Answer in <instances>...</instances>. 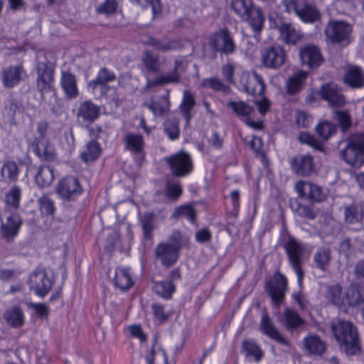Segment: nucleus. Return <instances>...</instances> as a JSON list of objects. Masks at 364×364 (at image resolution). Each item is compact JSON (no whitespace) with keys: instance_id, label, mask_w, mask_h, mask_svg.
Listing matches in <instances>:
<instances>
[{"instance_id":"1","label":"nucleus","mask_w":364,"mask_h":364,"mask_svg":"<svg viewBox=\"0 0 364 364\" xmlns=\"http://www.w3.org/2000/svg\"><path fill=\"white\" fill-rule=\"evenodd\" d=\"M339 348L348 355L360 353V347L355 327L349 321L338 320L331 326Z\"/></svg>"},{"instance_id":"2","label":"nucleus","mask_w":364,"mask_h":364,"mask_svg":"<svg viewBox=\"0 0 364 364\" xmlns=\"http://www.w3.org/2000/svg\"><path fill=\"white\" fill-rule=\"evenodd\" d=\"M340 156L348 166L359 168L364 164V134H354L344 140Z\"/></svg>"},{"instance_id":"3","label":"nucleus","mask_w":364,"mask_h":364,"mask_svg":"<svg viewBox=\"0 0 364 364\" xmlns=\"http://www.w3.org/2000/svg\"><path fill=\"white\" fill-rule=\"evenodd\" d=\"M326 298L339 307L356 306L364 301V287L352 286L343 293L339 286H333L328 289Z\"/></svg>"},{"instance_id":"4","label":"nucleus","mask_w":364,"mask_h":364,"mask_svg":"<svg viewBox=\"0 0 364 364\" xmlns=\"http://www.w3.org/2000/svg\"><path fill=\"white\" fill-rule=\"evenodd\" d=\"M240 82L247 93L261 97V100H255V104L261 114L266 113L269 103L262 96L264 91V85L261 77L255 72H244L242 74Z\"/></svg>"},{"instance_id":"5","label":"nucleus","mask_w":364,"mask_h":364,"mask_svg":"<svg viewBox=\"0 0 364 364\" xmlns=\"http://www.w3.org/2000/svg\"><path fill=\"white\" fill-rule=\"evenodd\" d=\"M285 249L292 268L296 274L297 283L301 287L304 273L300 267V263L305 256L309 255L310 250L306 245L299 242L294 238H290L287 241Z\"/></svg>"},{"instance_id":"6","label":"nucleus","mask_w":364,"mask_h":364,"mask_svg":"<svg viewBox=\"0 0 364 364\" xmlns=\"http://www.w3.org/2000/svg\"><path fill=\"white\" fill-rule=\"evenodd\" d=\"M287 12H294L299 19L305 23H312L318 21L321 14L313 5L304 3L299 4V0H282Z\"/></svg>"},{"instance_id":"7","label":"nucleus","mask_w":364,"mask_h":364,"mask_svg":"<svg viewBox=\"0 0 364 364\" xmlns=\"http://www.w3.org/2000/svg\"><path fill=\"white\" fill-rule=\"evenodd\" d=\"M269 26L278 30L280 39L286 43H296L303 37L299 30L291 24L283 21L280 16H275L274 14L269 15Z\"/></svg>"},{"instance_id":"8","label":"nucleus","mask_w":364,"mask_h":364,"mask_svg":"<svg viewBox=\"0 0 364 364\" xmlns=\"http://www.w3.org/2000/svg\"><path fill=\"white\" fill-rule=\"evenodd\" d=\"M352 27L349 23L337 20L329 21L325 29L326 38L336 43H348Z\"/></svg>"},{"instance_id":"9","label":"nucleus","mask_w":364,"mask_h":364,"mask_svg":"<svg viewBox=\"0 0 364 364\" xmlns=\"http://www.w3.org/2000/svg\"><path fill=\"white\" fill-rule=\"evenodd\" d=\"M261 60L266 68L279 69L287 61V53L282 46L279 45L272 46L262 51Z\"/></svg>"},{"instance_id":"10","label":"nucleus","mask_w":364,"mask_h":364,"mask_svg":"<svg viewBox=\"0 0 364 364\" xmlns=\"http://www.w3.org/2000/svg\"><path fill=\"white\" fill-rule=\"evenodd\" d=\"M82 193V188L78 179L73 176L63 178L56 186V193L63 200H75Z\"/></svg>"},{"instance_id":"11","label":"nucleus","mask_w":364,"mask_h":364,"mask_svg":"<svg viewBox=\"0 0 364 364\" xmlns=\"http://www.w3.org/2000/svg\"><path fill=\"white\" fill-rule=\"evenodd\" d=\"M170 169L176 176H186L192 170V162L189 154L179 151L166 159Z\"/></svg>"},{"instance_id":"12","label":"nucleus","mask_w":364,"mask_h":364,"mask_svg":"<svg viewBox=\"0 0 364 364\" xmlns=\"http://www.w3.org/2000/svg\"><path fill=\"white\" fill-rule=\"evenodd\" d=\"M287 278L280 273H276L273 277L267 282L266 291L270 296L274 305H279L284 299L287 290Z\"/></svg>"},{"instance_id":"13","label":"nucleus","mask_w":364,"mask_h":364,"mask_svg":"<svg viewBox=\"0 0 364 364\" xmlns=\"http://www.w3.org/2000/svg\"><path fill=\"white\" fill-rule=\"evenodd\" d=\"M28 285L36 295L44 296L50 289L53 281L44 270H36L30 275Z\"/></svg>"},{"instance_id":"14","label":"nucleus","mask_w":364,"mask_h":364,"mask_svg":"<svg viewBox=\"0 0 364 364\" xmlns=\"http://www.w3.org/2000/svg\"><path fill=\"white\" fill-rule=\"evenodd\" d=\"M301 63L304 66L314 69L319 67L323 58L320 49L315 45H306L299 51Z\"/></svg>"},{"instance_id":"15","label":"nucleus","mask_w":364,"mask_h":364,"mask_svg":"<svg viewBox=\"0 0 364 364\" xmlns=\"http://www.w3.org/2000/svg\"><path fill=\"white\" fill-rule=\"evenodd\" d=\"M37 87L42 95L50 93L55 95L53 71L43 63L38 64Z\"/></svg>"},{"instance_id":"16","label":"nucleus","mask_w":364,"mask_h":364,"mask_svg":"<svg viewBox=\"0 0 364 364\" xmlns=\"http://www.w3.org/2000/svg\"><path fill=\"white\" fill-rule=\"evenodd\" d=\"M210 46L217 51L230 54L235 50V44L232 36L227 30H220L211 35Z\"/></svg>"},{"instance_id":"17","label":"nucleus","mask_w":364,"mask_h":364,"mask_svg":"<svg viewBox=\"0 0 364 364\" xmlns=\"http://www.w3.org/2000/svg\"><path fill=\"white\" fill-rule=\"evenodd\" d=\"M228 105L250 127L255 129L262 128L261 121H254L252 119V108L248 105L243 102H230Z\"/></svg>"},{"instance_id":"18","label":"nucleus","mask_w":364,"mask_h":364,"mask_svg":"<svg viewBox=\"0 0 364 364\" xmlns=\"http://www.w3.org/2000/svg\"><path fill=\"white\" fill-rule=\"evenodd\" d=\"M114 80L112 73L106 69H102L98 73L95 80L90 81L87 85V90L96 97H100L107 93L108 87L106 84Z\"/></svg>"},{"instance_id":"19","label":"nucleus","mask_w":364,"mask_h":364,"mask_svg":"<svg viewBox=\"0 0 364 364\" xmlns=\"http://www.w3.org/2000/svg\"><path fill=\"white\" fill-rule=\"evenodd\" d=\"M28 143L35 154L41 160L53 161L56 159L54 146L48 139H35Z\"/></svg>"},{"instance_id":"20","label":"nucleus","mask_w":364,"mask_h":364,"mask_svg":"<svg viewBox=\"0 0 364 364\" xmlns=\"http://www.w3.org/2000/svg\"><path fill=\"white\" fill-rule=\"evenodd\" d=\"M178 251L177 244L161 243L156 249V256L164 266L169 267L176 262L178 257Z\"/></svg>"},{"instance_id":"21","label":"nucleus","mask_w":364,"mask_h":364,"mask_svg":"<svg viewBox=\"0 0 364 364\" xmlns=\"http://www.w3.org/2000/svg\"><path fill=\"white\" fill-rule=\"evenodd\" d=\"M321 97L328 102L331 107H340L345 104V100L336 85H323L319 91Z\"/></svg>"},{"instance_id":"22","label":"nucleus","mask_w":364,"mask_h":364,"mask_svg":"<svg viewBox=\"0 0 364 364\" xmlns=\"http://www.w3.org/2000/svg\"><path fill=\"white\" fill-rule=\"evenodd\" d=\"M295 190L299 196L313 201H321L324 198L321 188L309 182H297L295 184Z\"/></svg>"},{"instance_id":"23","label":"nucleus","mask_w":364,"mask_h":364,"mask_svg":"<svg viewBox=\"0 0 364 364\" xmlns=\"http://www.w3.org/2000/svg\"><path fill=\"white\" fill-rule=\"evenodd\" d=\"M21 220L18 215L13 214L1 223V234L7 241L13 240L18 233Z\"/></svg>"},{"instance_id":"24","label":"nucleus","mask_w":364,"mask_h":364,"mask_svg":"<svg viewBox=\"0 0 364 364\" xmlns=\"http://www.w3.org/2000/svg\"><path fill=\"white\" fill-rule=\"evenodd\" d=\"M259 330L263 334L266 335L271 339L278 343L287 345V341L273 325L266 313L262 314L259 323Z\"/></svg>"},{"instance_id":"25","label":"nucleus","mask_w":364,"mask_h":364,"mask_svg":"<svg viewBox=\"0 0 364 364\" xmlns=\"http://www.w3.org/2000/svg\"><path fill=\"white\" fill-rule=\"evenodd\" d=\"M293 170L299 175L309 176L313 169L312 158L310 156H298L291 161Z\"/></svg>"},{"instance_id":"26","label":"nucleus","mask_w":364,"mask_h":364,"mask_svg":"<svg viewBox=\"0 0 364 364\" xmlns=\"http://www.w3.org/2000/svg\"><path fill=\"white\" fill-rule=\"evenodd\" d=\"M24 72L21 66H13L5 69L2 73L3 84L6 87H13L22 78Z\"/></svg>"},{"instance_id":"27","label":"nucleus","mask_w":364,"mask_h":364,"mask_svg":"<svg viewBox=\"0 0 364 364\" xmlns=\"http://www.w3.org/2000/svg\"><path fill=\"white\" fill-rule=\"evenodd\" d=\"M54 178V171L50 166H41L37 168L35 181L39 188L49 187L53 183Z\"/></svg>"},{"instance_id":"28","label":"nucleus","mask_w":364,"mask_h":364,"mask_svg":"<svg viewBox=\"0 0 364 364\" xmlns=\"http://www.w3.org/2000/svg\"><path fill=\"white\" fill-rule=\"evenodd\" d=\"M60 84L66 96L75 98L78 95V90L75 76L68 72H61Z\"/></svg>"},{"instance_id":"29","label":"nucleus","mask_w":364,"mask_h":364,"mask_svg":"<svg viewBox=\"0 0 364 364\" xmlns=\"http://www.w3.org/2000/svg\"><path fill=\"white\" fill-rule=\"evenodd\" d=\"M344 82L353 87H361L364 85V73L360 67L350 66L344 76Z\"/></svg>"},{"instance_id":"30","label":"nucleus","mask_w":364,"mask_h":364,"mask_svg":"<svg viewBox=\"0 0 364 364\" xmlns=\"http://www.w3.org/2000/svg\"><path fill=\"white\" fill-rule=\"evenodd\" d=\"M114 284L121 289H127L132 287V279L129 268L117 267L115 270Z\"/></svg>"},{"instance_id":"31","label":"nucleus","mask_w":364,"mask_h":364,"mask_svg":"<svg viewBox=\"0 0 364 364\" xmlns=\"http://www.w3.org/2000/svg\"><path fill=\"white\" fill-rule=\"evenodd\" d=\"M230 7L242 19L247 18L253 10L252 0H231Z\"/></svg>"},{"instance_id":"32","label":"nucleus","mask_w":364,"mask_h":364,"mask_svg":"<svg viewBox=\"0 0 364 364\" xmlns=\"http://www.w3.org/2000/svg\"><path fill=\"white\" fill-rule=\"evenodd\" d=\"M307 75V72L299 70L290 77L287 82L288 93L294 94L297 92L302 87Z\"/></svg>"},{"instance_id":"33","label":"nucleus","mask_w":364,"mask_h":364,"mask_svg":"<svg viewBox=\"0 0 364 364\" xmlns=\"http://www.w3.org/2000/svg\"><path fill=\"white\" fill-rule=\"evenodd\" d=\"M99 107L90 102L81 104L77 115L85 121L92 122L99 116Z\"/></svg>"},{"instance_id":"34","label":"nucleus","mask_w":364,"mask_h":364,"mask_svg":"<svg viewBox=\"0 0 364 364\" xmlns=\"http://www.w3.org/2000/svg\"><path fill=\"white\" fill-rule=\"evenodd\" d=\"M4 318L6 322L14 327L21 326L24 322V314L18 306L7 310L4 314Z\"/></svg>"},{"instance_id":"35","label":"nucleus","mask_w":364,"mask_h":364,"mask_svg":"<svg viewBox=\"0 0 364 364\" xmlns=\"http://www.w3.org/2000/svg\"><path fill=\"white\" fill-rule=\"evenodd\" d=\"M148 364H168V358L165 351L159 346H154L145 356Z\"/></svg>"},{"instance_id":"36","label":"nucleus","mask_w":364,"mask_h":364,"mask_svg":"<svg viewBox=\"0 0 364 364\" xmlns=\"http://www.w3.org/2000/svg\"><path fill=\"white\" fill-rule=\"evenodd\" d=\"M1 181L5 182L14 181L18 178V168L14 161H6L1 168Z\"/></svg>"},{"instance_id":"37","label":"nucleus","mask_w":364,"mask_h":364,"mask_svg":"<svg viewBox=\"0 0 364 364\" xmlns=\"http://www.w3.org/2000/svg\"><path fill=\"white\" fill-rule=\"evenodd\" d=\"M304 346L311 353L321 354L325 350L326 346L321 339L315 336H308L304 339Z\"/></svg>"},{"instance_id":"38","label":"nucleus","mask_w":364,"mask_h":364,"mask_svg":"<svg viewBox=\"0 0 364 364\" xmlns=\"http://www.w3.org/2000/svg\"><path fill=\"white\" fill-rule=\"evenodd\" d=\"M101 154V149L96 141H90L86 146L85 149L81 153L80 156L85 162L92 161L97 159Z\"/></svg>"},{"instance_id":"39","label":"nucleus","mask_w":364,"mask_h":364,"mask_svg":"<svg viewBox=\"0 0 364 364\" xmlns=\"http://www.w3.org/2000/svg\"><path fill=\"white\" fill-rule=\"evenodd\" d=\"M314 262L317 268L324 271L331 260V251L328 248H319L314 255Z\"/></svg>"},{"instance_id":"40","label":"nucleus","mask_w":364,"mask_h":364,"mask_svg":"<svg viewBox=\"0 0 364 364\" xmlns=\"http://www.w3.org/2000/svg\"><path fill=\"white\" fill-rule=\"evenodd\" d=\"M124 142L127 149L138 153L142 151L144 141L142 136L139 134H128L126 135Z\"/></svg>"},{"instance_id":"41","label":"nucleus","mask_w":364,"mask_h":364,"mask_svg":"<svg viewBox=\"0 0 364 364\" xmlns=\"http://www.w3.org/2000/svg\"><path fill=\"white\" fill-rule=\"evenodd\" d=\"M245 20H248V23L254 32L257 33L261 31L264 23V17L260 9H253Z\"/></svg>"},{"instance_id":"42","label":"nucleus","mask_w":364,"mask_h":364,"mask_svg":"<svg viewBox=\"0 0 364 364\" xmlns=\"http://www.w3.org/2000/svg\"><path fill=\"white\" fill-rule=\"evenodd\" d=\"M316 130L323 139L327 140L336 133V126L328 121H323L317 124Z\"/></svg>"},{"instance_id":"43","label":"nucleus","mask_w":364,"mask_h":364,"mask_svg":"<svg viewBox=\"0 0 364 364\" xmlns=\"http://www.w3.org/2000/svg\"><path fill=\"white\" fill-rule=\"evenodd\" d=\"M21 198V190L17 186L12 187L10 191L6 193L5 196V202L7 208L17 209Z\"/></svg>"},{"instance_id":"44","label":"nucleus","mask_w":364,"mask_h":364,"mask_svg":"<svg viewBox=\"0 0 364 364\" xmlns=\"http://www.w3.org/2000/svg\"><path fill=\"white\" fill-rule=\"evenodd\" d=\"M133 4L145 9L150 6L151 7L153 17L159 15L162 11L161 3L160 0H129Z\"/></svg>"},{"instance_id":"45","label":"nucleus","mask_w":364,"mask_h":364,"mask_svg":"<svg viewBox=\"0 0 364 364\" xmlns=\"http://www.w3.org/2000/svg\"><path fill=\"white\" fill-rule=\"evenodd\" d=\"M156 294L164 298H170L174 291V287L171 282H156L153 287Z\"/></svg>"},{"instance_id":"46","label":"nucleus","mask_w":364,"mask_h":364,"mask_svg":"<svg viewBox=\"0 0 364 364\" xmlns=\"http://www.w3.org/2000/svg\"><path fill=\"white\" fill-rule=\"evenodd\" d=\"M284 316L286 326L289 328H298L304 322L296 312L289 309L284 311Z\"/></svg>"},{"instance_id":"47","label":"nucleus","mask_w":364,"mask_h":364,"mask_svg":"<svg viewBox=\"0 0 364 364\" xmlns=\"http://www.w3.org/2000/svg\"><path fill=\"white\" fill-rule=\"evenodd\" d=\"M345 217L348 223H360L363 218V213L360 208L352 205L346 208Z\"/></svg>"},{"instance_id":"48","label":"nucleus","mask_w":364,"mask_h":364,"mask_svg":"<svg viewBox=\"0 0 364 364\" xmlns=\"http://www.w3.org/2000/svg\"><path fill=\"white\" fill-rule=\"evenodd\" d=\"M48 124L46 122L42 121L37 124L36 129L35 132L28 133L27 134V140L31 142L35 139H48L46 136Z\"/></svg>"},{"instance_id":"49","label":"nucleus","mask_w":364,"mask_h":364,"mask_svg":"<svg viewBox=\"0 0 364 364\" xmlns=\"http://www.w3.org/2000/svg\"><path fill=\"white\" fill-rule=\"evenodd\" d=\"M242 349L247 355L254 357L257 361L262 357V350L253 341H245L242 343Z\"/></svg>"},{"instance_id":"50","label":"nucleus","mask_w":364,"mask_h":364,"mask_svg":"<svg viewBox=\"0 0 364 364\" xmlns=\"http://www.w3.org/2000/svg\"><path fill=\"white\" fill-rule=\"evenodd\" d=\"M195 104L193 95L188 91L183 92V98L181 104V110L187 122L190 119V111Z\"/></svg>"},{"instance_id":"51","label":"nucleus","mask_w":364,"mask_h":364,"mask_svg":"<svg viewBox=\"0 0 364 364\" xmlns=\"http://www.w3.org/2000/svg\"><path fill=\"white\" fill-rule=\"evenodd\" d=\"M146 43L157 50L166 51L176 48V43L175 41H168L167 40L159 41L152 38H149Z\"/></svg>"},{"instance_id":"52","label":"nucleus","mask_w":364,"mask_h":364,"mask_svg":"<svg viewBox=\"0 0 364 364\" xmlns=\"http://www.w3.org/2000/svg\"><path fill=\"white\" fill-rule=\"evenodd\" d=\"M40 210L43 214L52 215L55 211L53 200L47 195H43L38 199Z\"/></svg>"},{"instance_id":"53","label":"nucleus","mask_w":364,"mask_h":364,"mask_svg":"<svg viewBox=\"0 0 364 364\" xmlns=\"http://www.w3.org/2000/svg\"><path fill=\"white\" fill-rule=\"evenodd\" d=\"M142 63L149 71H156L159 68V59L151 52L145 51L142 56Z\"/></svg>"},{"instance_id":"54","label":"nucleus","mask_w":364,"mask_h":364,"mask_svg":"<svg viewBox=\"0 0 364 364\" xmlns=\"http://www.w3.org/2000/svg\"><path fill=\"white\" fill-rule=\"evenodd\" d=\"M117 8L116 0H105V1L98 6L97 12L98 14L109 15L114 14Z\"/></svg>"},{"instance_id":"55","label":"nucleus","mask_w":364,"mask_h":364,"mask_svg":"<svg viewBox=\"0 0 364 364\" xmlns=\"http://www.w3.org/2000/svg\"><path fill=\"white\" fill-rule=\"evenodd\" d=\"M195 210L191 205H183L178 208L173 215L175 217H184L193 222L195 218Z\"/></svg>"},{"instance_id":"56","label":"nucleus","mask_w":364,"mask_h":364,"mask_svg":"<svg viewBox=\"0 0 364 364\" xmlns=\"http://www.w3.org/2000/svg\"><path fill=\"white\" fill-rule=\"evenodd\" d=\"M299 139L301 143L306 144L314 149H319L322 146L320 141L308 132H301Z\"/></svg>"},{"instance_id":"57","label":"nucleus","mask_w":364,"mask_h":364,"mask_svg":"<svg viewBox=\"0 0 364 364\" xmlns=\"http://www.w3.org/2000/svg\"><path fill=\"white\" fill-rule=\"evenodd\" d=\"M164 129L171 139L174 140L178 137L179 131L177 121L168 120L164 124Z\"/></svg>"},{"instance_id":"58","label":"nucleus","mask_w":364,"mask_h":364,"mask_svg":"<svg viewBox=\"0 0 364 364\" xmlns=\"http://www.w3.org/2000/svg\"><path fill=\"white\" fill-rule=\"evenodd\" d=\"M201 86L214 90H223L224 88V85L221 81L215 77L203 79L201 82Z\"/></svg>"},{"instance_id":"59","label":"nucleus","mask_w":364,"mask_h":364,"mask_svg":"<svg viewBox=\"0 0 364 364\" xmlns=\"http://www.w3.org/2000/svg\"><path fill=\"white\" fill-rule=\"evenodd\" d=\"M295 119L296 124L301 127H307L313 122L311 117L304 112H297Z\"/></svg>"},{"instance_id":"60","label":"nucleus","mask_w":364,"mask_h":364,"mask_svg":"<svg viewBox=\"0 0 364 364\" xmlns=\"http://www.w3.org/2000/svg\"><path fill=\"white\" fill-rule=\"evenodd\" d=\"M166 193L168 196L177 198L181 196L182 188L179 183L168 182L166 184Z\"/></svg>"},{"instance_id":"61","label":"nucleus","mask_w":364,"mask_h":364,"mask_svg":"<svg viewBox=\"0 0 364 364\" xmlns=\"http://www.w3.org/2000/svg\"><path fill=\"white\" fill-rule=\"evenodd\" d=\"M128 330L131 336L138 338L142 343L146 341L147 335L139 325H132L128 327Z\"/></svg>"},{"instance_id":"62","label":"nucleus","mask_w":364,"mask_h":364,"mask_svg":"<svg viewBox=\"0 0 364 364\" xmlns=\"http://www.w3.org/2000/svg\"><path fill=\"white\" fill-rule=\"evenodd\" d=\"M178 80V75L176 72L166 75H162L158 77L154 82V85H163L166 83L174 82Z\"/></svg>"},{"instance_id":"63","label":"nucleus","mask_w":364,"mask_h":364,"mask_svg":"<svg viewBox=\"0 0 364 364\" xmlns=\"http://www.w3.org/2000/svg\"><path fill=\"white\" fill-rule=\"evenodd\" d=\"M336 119L339 122L340 126L343 129H346L350 125V119L348 113L338 112L336 113Z\"/></svg>"},{"instance_id":"64","label":"nucleus","mask_w":364,"mask_h":364,"mask_svg":"<svg viewBox=\"0 0 364 364\" xmlns=\"http://www.w3.org/2000/svg\"><path fill=\"white\" fill-rule=\"evenodd\" d=\"M235 69V65L232 63H227L223 68V74L225 80L228 82H232V74Z\"/></svg>"}]
</instances>
